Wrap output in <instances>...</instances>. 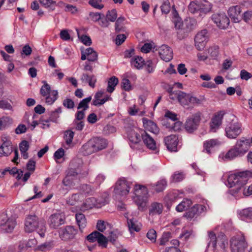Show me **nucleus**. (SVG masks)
Wrapping results in <instances>:
<instances>
[{
    "instance_id": "f257e3e1",
    "label": "nucleus",
    "mask_w": 252,
    "mask_h": 252,
    "mask_svg": "<svg viewBox=\"0 0 252 252\" xmlns=\"http://www.w3.org/2000/svg\"><path fill=\"white\" fill-rule=\"evenodd\" d=\"M167 92L170 99L177 101L182 106L187 109H191L195 105L201 104L205 100L203 96L198 98L190 94H188L180 90H173L172 88H169Z\"/></svg>"
},
{
    "instance_id": "f03ea898",
    "label": "nucleus",
    "mask_w": 252,
    "mask_h": 252,
    "mask_svg": "<svg viewBox=\"0 0 252 252\" xmlns=\"http://www.w3.org/2000/svg\"><path fill=\"white\" fill-rule=\"evenodd\" d=\"M250 147L249 139L242 137L237 140L235 145L225 154H222L219 156L224 161L232 160L237 157H241L248 151Z\"/></svg>"
},
{
    "instance_id": "7ed1b4c3",
    "label": "nucleus",
    "mask_w": 252,
    "mask_h": 252,
    "mask_svg": "<svg viewBox=\"0 0 252 252\" xmlns=\"http://www.w3.org/2000/svg\"><path fill=\"white\" fill-rule=\"evenodd\" d=\"M25 230L28 233L37 230L39 235L43 237L46 231V227L44 223L40 221L36 216L29 215L25 219Z\"/></svg>"
},
{
    "instance_id": "20e7f679",
    "label": "nucleus",
    "mask_w": 252,
    "mask_h": 252,
    "mask_svg": "<svg viewBox=\"0 0 252 252\" xmlns=\"http://www.w3.org/2000/svg\"><path fill=\"white\" fill-rule=\"evenodd\" d=\"M248 178L245 172L230 175L227 179L229 187L232 188L230 191L233 195L238 193L240 189L246 184Z\"/></svg>"
},
{
    "instance_id": "39448f33",
    "label": "nucleus",
    "mask_w": 252,
    "mask_h": 252,
    "mask_svg": "<svg viewBox=\"0 0 252 252\" xmlns=\"http://www.w3.org/2000/svg\"><path fill=\"white\" fill-rule=\"evenodd\" d=\"M43 84L40 90V94L44 97L46 104L50 105L53 104L58 98V92L57 90H52L51 87L46 81H42Z\"/></svg>"
},
{
    "instance_id": "423d86ee",
    "label": "nucleus",
    "mask_w": 252,
    "mask_h": 252,
    "mask_svg": "<svg viewBox=\"0 0 252 252\" xmlns=\"http://www.w3.org/2000/svg\"><path fill=\"white\" fill-rule=\"evenodd\" d=\"M135 197L134 200L139 209H143L146 205L148 190L147 188L141 185H135L134 187Z\"/></svg>"
},
{
    "instance_id": "0eeeda50",
    "label": "nucleus",
    "mask_w": 252,
    "mask_h": 252,
    "mask_svg": "<svg viewBox=\"0 0 252 252\" xmlns=\"http://www.w3.org/2000/svg\"><path fill=\"white\" fill-rule=\"evenodd\" d=\"M188 8L189 11L192 14H206L211 10L212 4L208 2L203 3L200 1L194 0L190 2Z\"/></svg>"
},
{
    "instance_id": "6e6552de",
    "label": "nucleus",
    "mask_w": 252,
    "mask_h": 252,
    "mask_svg": "<svg viewBox=\"0 0 252 252\" xmlns=\"http://www.w3.org/2000/svg\"><path fill=\"white\" fill-rule=\"evenodd\" d=\"M230 243V248L233 252H242L247 247L245 236L242 233L233 236Z\"/></svg>"
},
{
    "instance_id": "1a4fd4ad",
    "label": "nucleus",
    "mask_w": 252,
    "mask_h": 252,
    "mask_svg": "<svg viewBox=\"0 0 252 252\" xmlns=\"http://www.w3.org/2000/svg\"><path fill=\"white\" fill-rule=\"evenodd\" d=\"M104 197L95 198L94 197L88 198L81 207L82 210H88L93 207L100 208L108 203V195L107 194L103 195Z\"/></svg>"
},
{
    "instance_id": "9d476101",
    "label": "nucleus",
    "mask_w": 252,
    "mask_h": 252,
    "mask_svg": "<svg viewBox=\"0 0 252 252\" xmlns=\"http://www.w3.org/2000/svg\"><path fill=\"white\" fill-rule=\"evenodd\" d=\"M142 131L145 130L137 127L128 130L127 137L130 142L129 145L131 148L133 149H138L139 148V143L141 141V138H142Z\"/></svg>"
},
{
    "instance_id": "9b49d317",
    "label": "nucleus",
    "mask_w": 252,
    "mask_h": 252,
    "mask_svg": "<svg viewBox=\"0 0 252 252\" xmlns=\"http://www.w3.org/2000/svg\"><path fill=\"white\" fill-rule=\"evenodd\" d=\"M201 113L197 112L189 117L185 125L186 130L189 133H192L197 129L200 121Z\"/></svg>"
},
{
    "instance_id": "f8f14e48",
    "label": "nucleus",
    "mask_w": 252,
    "mask_h": 252,
    "mask_svg": "<svg viewBox=\"0 0 252 252\" xmlns=\"http://www.w3.org/2000/svg\"><path fill=\"white\" fill-rule=\"evenodd\" d=\"M225 131L228 138L235 139L242 133L241 125L238 122L232 121L226 126Z\"/></svg>"
},
{
    "instance_id": "ddd939ff",
    "label": "nucleus",
    "mask_w": 252,
    "mask_h": 252,
    "mask_svg": "<svg viewBox=\"0 0 252 252\" xmlns=\"http://www.w3.org/2000/svg\"><path fill=\"white\" fill-rule=\"evenodd\" d=\"M130 185L131 183L124 178H120L116 183L114 192L115 194L125 196L129 193Z\"/></svg>"
},
{
    "instance_id": "4468645a",
    "label": "nucleus",
    "mask_w": 252,
    "mask_h": 252,
    "mask_svg": "<svg viewBox=\"0 0 252 252\" xmlns=\"http://www.w3.org/2000/svg\"><path fill=\"white\" fill-rule=\"evenodd\" d=\"M209 39L207 30H204L198 32L195 36V46L197 50H202L205 47Z\"/></svg>"
},
{
    "instance_id": "2eb2a0df",
    "label": "nucleus",
    "mask_w": 252,
    "mask_h": 252,
    "mask_svg": "<svg viewBox=\"0 0 252 252\" xmlns=\"http://www.w3.org/2000/svg\"><path fill=\"white\" fill-rule=\"evenodd\" d=\"M208 236L210 240L208 244L209 247L212 246L213 248H215L217 244L218 243L221 249H225L226 244H227L226 239L225 236L222 235L217 238L216 234L213 232L210 231L208 232Z\"/></svg>"
},
{
    "instance_id": "dca6fc26",
    "label": "nucleus",
    "mask_w": 252,
    "mask_h": 252,
    "mask_svg": "<svg viewBox=\"0 0 252 252\" xmlns=\"http://www.w3.org/2000/svg\"><path fill=\"white\" fill-rule=\"evenodd\" d=\"M212 19L220 29H225L229 24V19L224 13H215L212 16Z\"/></svg>"
},
{
    "instance_id": "f3484780",
    "label": "nucleus",
    "mask_w": 252,
    "mask_h": 252,
    "mask_svg": "<svg viewBox=\"0 0 252 252\" xmlns=\"http://www.w3.org/2000/svg\"><path fill=\"white\" fill-rule=\"evenodd\" d=\"M142 139L146 147L158 153L159 151L155 140L145 131H142Z\"/></svg>"
},
{
    "instance_id": "a211bd4d",
    "label": "nucleus",
    "mask_w": 252,
    "mask_h": 252,
    "mask_svg": "<svg viewBox=\"0 0 252 252\" xmlns=\"http://www.w3.org/2000/svg\"><path fill=\"white\" fill-rule=\"evenodd\" d=\"M224 115V112L220 111L218 112L212 118L210 123V130L211 132H215L219 128Z\"/></svg>"
},
{
    "instance_id": "6ab92c4d",
    "label": "nucleus",
    "mask_w": 252,
    "mask_h": 252,
    "mask_svg": "<svg viewBox=\"0 0 252 252\" xmlns=\"http://www.w3.org/2000/svg\"><path fill=\"white\" fill-rule=\"evenodd\" d=\"M64 216L61 213L52 215L49 218L48 223L50 227L56 229L64 223Z\"/></svg>"
},
{
    "instance_id": "aec40b11",
    "label": "nucleus",
    "mask_w": 252,
    "mask_h": 252,
    "mask_svg": "<svg viewBox=\"0 0 252 252\" xmlns=\"http://www.w3.org/2000/svg\"><path fill=\"white\" fill-rule=\"evenodd\" d=\"M167 149L170 152H177L178 149L179 139L175 135H171L164 138Z\"/></svg>"
},
{
    "instance_id": "412c9836",
    "label": "nucleus",
    "mask_w": 252,
    "mask_h": 252,
    "mask_svg": "<svg viewBox=\"0 0 252 252\" xmlns=\"http://www.w3.org/2000/svg\"><path fill=\"white\" fill-rule=\"evenodd\" d=\"M206 207L203 205L197 204L189 210L185 215V217L188 219H192L194 217H196L199 215L205 212Z\"/></svg>"
},
{
    "instance_id": "4be33fe9",
    "label": "nucleus",
    "mask_w": 252,
    "mask_h": 252,
    "mask_svg": "<svg viewBox=\"0 0 252 252\" xmlns=\"http://www.w3.org/2000/svg\"><path fill=\"white\" fill-rule=\"evenodd\" d=\"M158 50L159 55L162 60L167 62L173 58V51L168 46L162 45L159 47Z\"/></svg>"
},
{
    "instance_id": "5701e85b",
    "label": "nucleus",
    "mask_w": 252,
    "mask_h": 252,
    "mask_svg": "<svg viewBox=\"0 0 252 252\" xmlns=\"http://www.w3.org/2000/svg\"><path fill=\"white\" fill-rule=\"evenodd\" d=\"M60 238L64 241L72 239L75 235V230L72 226H67L60 231Z\"/></svg>"
},
{
    "instance_id": "b1692460",
    "label": "nucleus",
    "mask_w": 252,
    "mask_h": 252,
    "mask_svg": "<svg viewBox=\"0 0 252 252\" xmlns=\"http://www.w3.org/2000/svg\"><path fill=\"white\" fill-rule=\"evenodd\" d=\"M80 80L82 83L85 84H88L91 87L94 88L95 86L97 79L94 74L83 73L80 76Z\"/></svg>"
},
{
    "instance_id": "393cba45",
    "label": "nucleus",
    "mask_w": 252,
    "mask_h": 252,
    "mask_svg": "<svg viewBox=\"0 0 252 252\" xmlns=\"http://www.w3.org/2000/svg\"><path fill=\"white\" fill-rule=\"evenodd\" d=\"M125 217L127 218L128 229L131 233L134 231L139 232L142 226L141 223L134 218L128 219L127 214L126 213L125 214Z\"/></svg>"
},
{
    "instance_id": "a878e982",
    "label": "nucleus",
    "mask_w": 252,
    "mask_h": 252,
    "mask_svg": "<svg viewBox=\"0 0 252 252\" xmlns=\"http://www.w3.org/2000/svg\"><path fill=\"white\" fill-rule=\"evenodd\" d=\"M96 152L106 148L108 143L106 139L100 137H94L91 139Z\"/></svg>"
},
{
    "instance_id": "bb28decb",
    "label": "nucleus",
    "mask_w": 252,
    "mask_h": 252,
    "mask_svg": "<svg viewBox=\"0 0 252 252\" xmlns=\"http://www.w3.org/2000/svg\"><path fill=\"white\" fill-rule=\"evenodd\" d=\"M142 122L144 127L146 130L151 132H153L156 134L158 133L159 129L156 123H155L151 120H148L146 118H143L142 119Z\"/></svg>"
},
{
    "instance_id": "cd10ccee",
    "label": "nucleus",
    "mask_w": 252,
    "mask_h": 252,
    "mask_svg": "<svg viewBox=\"0 0 252 252\" xmlns=\"http://www.w3.org/2000/svg\"><path fill=\"white\" fill-rule=\"evenodd\" d=\"M241 12V7L239 5L233 6L230 7L228 10V14L230 17L233 19L234 22H238Z\"/></svg>"
},
{
    "instance_id": "c85d7f7f",
    "label": "nucleus",
    "mask_w": 252,
    "mask_h": 252,
    "mask_svg": "<svg viewBox=\"0 0 252 252\" xmlns=\"http://www.w3.org/2000/svg\"><path fill=\"white\" fill-rule=\"evenodd\" d=\"M16 225V221L14 219L10 218L0 224L1 229L5 232H11Z\"/></svg>"
},
{
    "instance_id": "c756f323",
    "label": "nucleus",
    "mask_w": 252,
    "mask_h": 252,
    "mask_svg": "<svg viewBox=\"0 0 252 252\" xmlns=\"http://www.w3.org/2000/svg\"><path fill=\"white\" fill-rule=\"evenodd\" d=\"M13 147L10 141L4 142L0 147V157L8 156L13 151Z\"/></svg>"
},
{
    "instance_id": "7c9ffc66",
    "label": "nucleus",
    "mask_w": 252,
    "mask_h": 252,
    "mask_svg": "<svg viewBox=\"0 0 252 252\" xmlns=\"http://www.w3.org/2000/svg\"><path fill=\"white\" fill-rule=\"evenodd\" d=\"M238 215L241 220L247 222L252 220V208H248L238 212Z\"/></svg>"
},
{
    "instance_id": "2f4dec72",
    "label": "nucleus",
    "mask_w": 252,
    "mask_h": 252,
    "mask_svg": "<svg viewBox=\"0 0 252 252\" xmlns=\"http://www.w3.org/2000/svg\"><path fill=\"white\" fill-rule=\"evenodd\" d=\"M91 139L84 144L81 148V152L83 155L88 156L96 152Z\"/></svg>"
},
{
    "instance_id": "473e14b6",
    "label": "nucleus",
    "mask_w": 252,
    "mask_h": 252,
    "mask_svg": "<svg viewBox=\"0 0 252 252\" xmlns=\"http://www.w3.org/2000/svg\"><path fill=\"white\" fill-rule=\"evenodd\" d=\"M220 145V142L218 139H212L205 141L204 142L203 146L204 150H205L208 154H210L212 149L219 146Z\"/></svg>"
},
{
    "instance_id": "72a5a7b5",
    "label": "nucleus",
    "mask_w": 252,
    "mask_h": 252,
    "mask_svg": "<svg viewBox=\"0 0 252 252\" xmlns=\"http://www.w3.org/2000/svg\"><path fill=\"white\" fill-rule=\"evenodd\" d=\"M126 20V18L124 16H120L116 20L115 28L116 32H124L126 31V28L125 26Z\"/></svg>"
},
{
    "instance_id": "f704fd0d",
    "label": "nucleus",
    "mask_w": 252,
    "mask_h": 252,
    "mask_svg": "<svg viewBox=\"0 0 252 252\" xmlns=\"http://www.w3.org/2000/svg\"><path fill=\"white\" fill-rule=\"evenodd\" d=\"M163 206L162 204L154 202L151 205L149 209V214L150 215H159L162 212Z\"/></svg>"
},
{
    "instance_id": "c9c22d12",
    "label": "nucleus",
    "mask_w": 252,
    "mask_h": 252,
    "mask_svg": "<svg viewBox=\"0 0 252 252\" xmlns=\"http://www.w3.org/2000/svg\"><path fill=\"white\" fill-rule=\"evenodd\" d=\"M75 218L79 229L81 230L84 228L87 225V220L84 215L82 213H77L76 214Z\"/></svg>"
},
{
    "instance_id": "e433bc0d",
    "label": "nucleus",
    "mask_w": 252,
    "mask_h": 252,
    "mask_svg": "<svg viewBox=\"0 0 252 252\" xmlns=\"http://www.w3.org/2000/svg\"><path fill=\"white\" fill-rule=\"evenodd\" d=\"M192 202L190 199H184L176 207V210L179 212H183L188 209L191 205Z\"/></svg>"
},
{
    "instance_id": "4c0bfd02",
    "label": "nucleus",
    "mask_w": 252,
    "mask_h": 252,
    "mask_svg": "<svg viewBox=\"0 0 252 252\" xmlns=\"http://www.w3.org/2000/svg\"><path fill=\"white\" fill-rule=\"evenodd\" d=\"M19 149L23 158H28V154L27 151L29 149V142L26 140H23L19 144Z\"/></svg>"
},
{
    "instance_id": "58836bf2",
    "label": "nucleus",
    "mask_w": 252,
    "mask_h": 252,
    "mask_svg": "<svg viewBox=\"0 0 252 252\" xmlns=\"http://www.w3.org/2000/svg\"><path fill=\"white\" fill-rule=\"evenodd\" d=\"M119 80L115 76H112L109 78L108 81V86L107 91L108 93H112L115 89V87L118 84Z\"/></svg>"
},
{
    "instance_id": "ea45409f",
    "label": "nucleus",
    "mask_w": 252,
    "mask_h": 252,
    "mask_svg": "<svg viewBox=\"0 0 252 252\" xmlns=\"http://www.w3.org/2000/svg\"><path fill=\"white\" fill-rule=\"evenodd\" d=\"M82 195L79 193L73 194L66 199V203L69 205H74L82 199Z\"/></svg>"
},
{
    "instance_id": "a19ab883",
    "label": "nucleus",
    "mask_w": 252,
    "mask_h": 252,
    "mask_svg": "<svg viewBox=\"0 0 252 252\" xmlns=\"http://www.w3.org/2000/svg\"><path fill=\"white\" fill-rule=\"evenodd\" d=\"M54 247V244L53 241L46 242L39 245L36 249V250L42 252H46L51 250Z\"/></svg>"
},
{
    "instance_id": "79ce46f5",
    "label": "nucleus",
    "mask_w": 252,
    "mask_h": 252,
    "mask_svg": "<svg viewBox=\"0 0 252 252\" xmlns=\"http://www.w3.org/2000/svg\"><path fill=\"white\" fill-rule=\"evenodd\" d=\"M197 24L196 20L193 18H188L185 20L184 25H185L187 31H190L194 29Z\"/></svg>"
},
{
    "instance_id": "37998d69",
    "label": "nucleus",
    "mask_w": 252,
    "mask_h": 252,
    "mask_svg": "<svg viewBox=\"0 0 252 252\" xmlns=\"http://www.w3.org/2000/svg\"><path fill=\"white\" fill-rule=\"evenodd\" d=\"M144 62L143 58L138 56L132 58L130 61L131 65L137 69L141 68L144 64Z\"/></svg>"
},
{
    "instance_id": "c03bdc74",
    "label": "nucleus",
    "mask_w": 252,
    "mask_h": 252,
    "mask_svg": "<svg viewBox=\"0 0 252 252\" xmlns=\"http://www.w3.org/2000/svg\"><path fill=\"white\" fill-rule=\"evenodd\" d=\"M87 60L90 62H94L97 59V54L92 48L86 49Z\"/></svg>"
},
{
    "instance_id": "a18cd8bd",
    "label": "nucleus",
    "mask_w": 252,
    "mask_h": 252,
    "mask_svg": "<svg viewBox=\"0 0 252 252\" xmlns=\"http://www.w3.org/2000/svg\"><path fill=\"white\" fill-rule=\"evenodd\" d=\"M167 185V182L162 179L158 181L157 184L154 186V189L157 192H160L163 191Z\"/></svg>"
},
{
    "instance_id": "49530a36",
    "label": "nucleus",
    "mask_w": 252,
    "mask_h": 252,
    "mask_svg": "<svg viewBox=\"0 0 252 252\" xmlns=\"http://www.w3.org/2000/svg\"><path fill=\"white\" fill-rule=\"evenodd\" d=\"M208 53L213 59H216L219 54V47L217 45L211 46L208 49Z\"/></svg>"
},
{
    "instance_id": "de8ad7c7",
    "label": "nucleus",
    "mask_w": 252,
    "mask_h": 252,
    "mask_svg": "<svg viewBox=\"0 0 252 252\" xmlns=\"http://www.w3.org/2000/svg\"><path fill=\"white\" fill-rule=\"evenodd\" d=\"M91 96H89L82 99L79 103L77 109H80L83 108V111L86 110L89 107L88 104L91 101Z\"/></svg>"
},
{
    "instance_id": "09e8293b",
    "label": "nucleus",
    "mask_w": 252,
    "mask_h": 252,
    "mask_svg": "<svg viewBox=\"0 0 252 252\" xmlns=\"http://www.w3.org/2000/svg\"><path fill=\"white\" fill-rule=\"evenodd\" d=\"M106 17L110 22H114L117 19V12L116 9L108 10L106 13Z\"/></svg>"
},
{
    "instance_id": "8fccbe9b",
    "label": "nucleus",
    "mask_w": 252,
    "mask_h": 252,
    "mask_svg": "<svg viewBox=\"0 0 252 252\" xmlns=\"http://www.w3.org/2000/svg\"><path fill=\"white\" fill-rule=\"evenodd\" d=\"M97 242L99 246L102 248H106L108 243V239L102 234L98 232Z\"/></svg>"
},
{
    "instance_id": "3c124183",
    "label": "nucleus",
    "mask_w": 252,
    "mask_h": 252,
    "mask_svg": "<svg viewBox=\"0 0 252 252\" xmlns=\"http://www.w3.org/2000/svg\"><path fill=\"white\" fill-rule=\"evenodd\" d=\"M11 123L12 120L9 117H5L0 118V130L5 128Z\"/></svg>"
},
{
    "instance_id": "603ef678",
    "label": "nucleus",
    "mask_w": 252,
    "mask_h": 252,
    "mask_svg": "<svg viewBox=\"0 0 252 252\" xmlns=\"http://www.w3.org/2000/svg\"><path fill=\"white\" fill-rule=\"evenodd\" d=\"M74 135V132L71 130H68L65 132L64 139L67 145H70L72 143Z\"/></svg>"
},
{
    "instance_id": "864d4df0",
    "label": "nucleus",
    "mask_w": 252,
    "mask_h": 252,
    "mask_svg": "<svg viewBox=\"0 0 252 252\" xmlns=\"http://www.w3.org/2000/svg\"><path fill=\"white\" fill-rule=\"evenodd\" d=\"M62 113L61 107H59L55 111H52L50 113V120L52 122H56L57 119L59 117V114Z\"/></svg>"
},
{
    "instance_id": "5fc2aeb1",
    "label": "nucleus",
    "mask_w": 252,
    "mask_h": 252,
    "mask_svg": "<svg viewBox=\"0 0 252 252\" xmlns=\"http://www.w3.org/2000/svg\"><path fill=\"white\" fill-rule=\"evenodd\" d=\"M89 3L94 8L97 9H101L104 5L101 2V0H90Z\"/></svg>"
},
{
    "instance_id": "6e6d98bb",
    "label": "nucleus",
    "mask_w": 252,
    "mask_h": 252,
    "mask_svg": "<svg viewBox=\"0 0 252 252\" xmlns=\"http://www.w3.org/2000/svg\"><path fill=\"white\" fill-rule=\"evenodd\" d=\"M78 37L81 40V42L85 45L87 46H90L92 44V40L91 38L86 35H82L80 36L78 30H76Z\"/></svg>"
},
{
    "instance_id": "4d7b16f0",
    "label": "nucleus",
    "mask_w": 252,
    "mask_h": 252,
    "mask_svg": "<svg viewBox=\"0 0 252 252\" xmlns=\"http://www.w3.org/2000/svg\"><path fill=\"white\" fill-rule=\"evenodd\" d=\"M121 86L126 91H129L132 90V87L130 81L128 79L124 78L122 80Z\"/></svg>"
},
{
    "instance_id": "13d9d810",
    "label": "nucleus",
    "mask_w": 252,
    "mask_h": 252,
    "mask_svg": "<svg viewBox=\"0 0 252 252\" xmlns=\"http://www.w3.org/2000/svg\"><path fill=\"white\" fill-rule=\"evenodd\" d=\"M98 232H99L97 231H94L93 232L86 237V239L90 243H94L95 241H97V237L98 236Z\"/></svg>"
},
{
    "instance_id": "bf43d9fd",
    "label": "nucleus",
    "mask_w": 252,
    "mask_h": 252,
    "mask_svg": "<svg viewBox=\"0 0 252 252\" xmlns=\"http://www.w3.org/2000/svg\"><path fill=\"white\" fill-rule=\"evenodd\" d=\"M171 237V233L169 232H164L160 239V245H164L168 242Z\"/></svg>"
},
{
    "instance_id": "052dcab7",
    "label": "nucleus",
    "mask_w": 252,
    "mask_h": 252,
    "mask_svg": "<svg viewBox=\"0 0 252 252\" xmlns=\"http://www.w3.org/2000/svg\"><path fill=\"white\" fill-rule=\"evenodd\" d=\"M160 8L162 13H168L170 10V5L169 2L168 0L164 1L160 6Z\"/></svg>"
},
{
    "instance_id": "680f3d73",
    "label": "nucleus",
    "mask_w": 252,
    "mask_h": 252,
    "mask_svg": "<svg viewBox=\"0 0 252 252\" xmlns=\"http://www.w3.org/2000/svg\"><path fill=\"white\" fill-rule=\"evenodd\" d=\"M147 238L152 242H155L157 238V233L154 229H150L147 233Z\"/></svg>"
},
{
    "instance_id": "e2e57ef3",
    "label": "nucleus",
    "mask_w": 252,
    "mask_h": 252,
    "mask_svg": "<svg viewBox=\"0 0 252 252\" xmlns=\"http://www.w3.org/2000/svg\"><path fill=\"white\" fill-rule=\"evenodd\" d=\"M173 181L180 182L184 178V175L182 172H176L172 176Z\"/></svg>"
},
{
    "instance_id": "0e129e2a",
    "label": "nucleus",
    "mask_w": 252,
    "mask_h": 252,
    "mask_svg": "<svg viewBox=\"0 0 252 252\" xmlns=\"http://www.w3.org/2000/svg\"><path fill=\"white\" fill-rule=\"evenodd\" d=\"M61 38L64 41L69 40L70 39V35L67 30H62L60 33Z\"/></svg>"
},
{
    "instance_id": "69168bd1",
    "label": "nucleus",
    "mask_w": 252,
    "mask_h": 252,
    "mask_svg": "<svg viewBox=\"0 0 252 252\" xmlns=\"http://www.w3.org/2000/svg\"><path fill=\"white\" fill-rule=\"evenodd\" d=\"M90 18L94 22H97L101 19V15L98 12H91L89 13Z\"/></svg>"
},
{
    "instance_id": "338daca9",
    "label": "nucleus",
    "mask_w": 252,
    "mask_h": 252,
    "mask_svg": "<svg viewBox=\"0 0 252 252\" xmlns=\"http://www.w3.org/2000/svg\"><path fill=\"white\" fill-rule=\"evenodd\" d=\"M27 128L25 125L20 124L15 129V133L17 134H20L25 133L27 131Z\"/></svg>"
},
{
    "instance_id": "774afa93",
    "label": "nucleus",
    "mask_w": 252,
    "mask_h": 252,
    "mask_svg": "<svg viewBox=\"0 0 252 252\" xmlns=\"http://www.w3.org/2000/svg\"><path fill=\"white\" fill-rule=\"evenodd\" d=\"M63 105L68 109H72L74 107V102L72 99L67 98L63 100Z\"/></svg>"
}]
</instances>
